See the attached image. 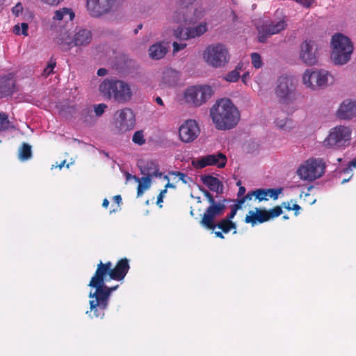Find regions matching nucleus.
Segmentation results:
<instances>
[{"label":"nucleus","mask_w":356,"mask_h":356,"mask_svg":"<svg viewBox=\"0 0 356 356\" xmlns=\"http://www.w3.org/2000/svg\"><path fill=\"white\" fill-rule=\"evenodd\" d=\"M210 116L218 130H229L237 125L240 113L233 102L227 98L218 100L210 109Z\"/></svg>","instance_id":"nucleus-1"},{"label":"nucleus","mask_w":356,"mask_h":356,"mask_svg":"<svg viewBox=\"0 0 356 356\" xmlns=\"http://www.w3.org/2000/svg\"><path fill=\"white\" fill-rule=\"evenodd\" d=\"M129 268V260L127 258L120 259L114 266L110 261L105 263L99 261L88 286L95 289L106 281H121L124 280Z\"/></svg>","instance_id":"nucleus-2"},{"label":"nucleus","mask_w":356,"mask_h":356,"mask_svg":"<svg viewBox=\"0 0 356 356\" xmlns=\"http://www.w3.org/2000/svg\"><path fill=\"white\" fill-rule=\"evenodd\" d=\"M101 94L106 99H113L118 103L124 104L132 97V92L128 83L123 81L104 80L99 88Z\"/></svg>","instance_id":"nucleus-3"},{"label":"nucleus","mask_w":356,"mask_h":356,"mask_svg":"<svg viewBox=\"0 0 356 356\" xmlns=\"http://www.w3.org/2000/svg\"><path fill=\"white\" fill-rule=\"evenodd\" d=\"M331 60L335 65H343L347 63L353 51V44L350 39L342 33H337L331 39Z\"/></svg>","instance_id":"nucleus-4"},{"label":"nucleus","mask_w":356,"mask_h":356,"mask_svg":"<svg viewBox=\"0 0 356 356\" xmlns=\"http://www.w3.org/2000/svg\"><path fill=\"white\" fill-rule=\"evenodd\" d=\"M275 94L280 104L284 105L293 104L298 97L294 79L289 76H280L276 81Z\"/></svg>","instance_id":"nucleus-5"},{"label":"nucleus","mask_w":356,"mask_h":356,"mask_svg":"<svg viewBox=\"0 0 356 356\" xmlns=\"http://www.w3.org/2000/svg\"><path fill=\"white\" fill-rule=\"evenodd\" d=\"M204 8L196 2L194 5L179 8L174 13L172 19L176 23L190 25L197 23L204 16Z\"/></svg>","instance_id":"nucleus-6"},{"label":"nucleus","mask_w":356,"mask_h":356,"mask_svg":"<svg viewBox=\"0 0 356 356\" xmlns=\"http://www.w3.org/2000/svg\"><path fill=\"white\" fill-rule=\"evenodd\" d=\"M204 8L196 2L194 5L179 8L174 13L172 19L176 23L190 25L197 23L204 16Z\"/></svg>","instance_id":"nucleus-7"},{"label":"nucleus","mask_w":356,"mask_h":356,"mask_svg":"<svg viewBox=\"0 0 356 356\" xmlns=\"http://www.w3.org/2000/svg\"><path fill=\"white\" fill-rule=\"evenodd\" d=\"M203 58L207 64L218 68L225 66L229 62V54L222 44H210L204 51Z\"/></svg>","instance_id":"nucleus-8"},{"label":"nucleus","mask_w":356,"mask_h":356,"mask_svg":"<svg viewBox=\"0 0 356 356\" xmlns=\"http://www.w3.org/2000/svg\"><path fill=\"white\" fill-rule=\"evenodd\" d=\"M325 164L322 159L310 158L297 170L298 175L304 180L314 181L325 172Z\"/></svg>","instance_id":"nucleus-9"},{"label":"nucleus","mask_w":356,"mask_h":356,"mask_svg":"<svg viewBox=\"0 0 356 356\" xmlns=\"http://www.w3.org/2000/svg\"><path fill=\"white\" fill-rule=\"evenodd\" d=\"M351 130L344 126H337L332 129L327 137L323 141L325 147L335 149L344 148L350 143Z\"/></svg>","instance_id":"nucleus-10"},{"label":"nucleus","mask_w":356,"mask_h":356,"mask_svg":"<svg viewBox=\"0 0 356 356\" xmlns=\"http://www.w3.org/2000/svg\"><path fill=\"white\" fill-rule=\"evenodd\" d=\"M213 94V89L209 86H194L185 90L184 99L186 102L198 107L206 103Z\"/></svg>","instance_id":"nucleus-11"},{"label":"nucleus","mask_w":356,"mask_h":356,"mask_svg":"<svg viewBox=\"0 0 356 356\" xmlns=\"http://www.w3.org/2000/svg\"><path fill=\"white\" fill-rule=\"evenodd\" d=\"M282 213L280 206H276L267 211L264 209L255 208V211H250L245 218V222L250 223L252 227L258 223H264L269 220L278 217Z\"/></svg>","instance_id":"nucleus-12"},{"label":"nucleus","mask_w":356,"mask_h":356,"mask_svg":"<svg viewBox=\"0 0 356 356\" xmlns=\"http://www.w3.org/2000/svg\"><path fill=\"white\" fill-rule=\"evenodd\" d=\"M225 201V200H223L222 202H216L215 200L213 203H209L210 205L205 210L200 220V224L203 227L212 230L216 227V223H215L214 220L216 217L220 216L224 213L226 209L224 204Z\"/></svg>","instance_id":"nucleus-13"},{"label":"nucleus","mask_w":356,"mask_h":356,"mask_svg":"<svg viewBox=\"0 0 356 356\" xmlns=\"http://www.w3.org/2000/svg\"><path fill=\"white\" fill-rule=\"evenodd\" d=\"M135 124L136 118L131 109L124 108L115 113L114 125L118 133L124 134L131 131Z\"/></svg>","instance_id":"nucleus-14"},{"label":"nucleus","mask_w":356,"mask_h":356,"mask_svg":"<svg viewBox=\"0 0 356 356\" xmlns=\"http://www.w3.org/2000/svg\"><path fill=\"white\" fill-rule=\"evenodd\" d=\"M286 27L287 22L285 17L277 21L266 22L258 29V40L259 42L265 43L269 36L280 33Z\"/></svg>","instance_id":"nucleus-15"},{"label":"nucleus","mask_w":356,"mask_h":356,"mask_svg":"<svg viewBox=\"0 0 356 356\" xmlns=\"http://www.w3.org/2000/svg\"><path fill=\"white\" fill-rule=\"evenodd\" d=\"M200 129L197 122L194 120L184 121L179 128L180 140L185 143L194 141L200 135Z\"/></svg>","instance_id":"nucleus-16"},{"label":"nucleus","mask_w":356,"mask_h":356,"mask_svg":"<svg viewBox=\"0 0 356 356\" xmlns=\"http://www.w3.org/2000/svg\"><path fill=\"white\" fill-rule=\"evenodd\" d=\"M317 50L314 40H306L300 45V58L306 65H314L318 62Z\"/></svg>","instance_id":"nucleus-17"},{"label":"nucleus","mask_w":356,"mask_h":356,"mask_svg":"<svg viewBox=\"0 0 356 356\" xmlns=\"http://www.w3.org/2000/svg\"><path fill=\"white\" fill-rule=\"evenodd\" d=\"M114 0H87L86 9L92 17H99L112 8Z\"/></svg>","instance_id":"nucleus-18"},{"label":"nucleus","mask_w":356,"mask_h":356,"mask_svg":"<svg viewBox=\"0 0 356 356\" xmlns=\"http://www.w3.org/2000/svg\"><path fill=\"white\" fill-rule=\"evenodd\" d=\"M207 31V24L202 22L195 27H189L185 31L179 27L174 31L175 37L181 40H186L202 35Z\"/></svg>","instance_id":"nucleus-19"},{"label":"nucleus","mask_w":356,"mask_h":356,"mask_svg":"<svg viewBox=\"0 0 356 356\" xmlns=\"http://www.w3.org/2000/svg\"><path fill=\"white\" fill-rule=\"evenodd\" d=\"M89 298H92L90 300V312H92V316L102 318L104 316V312L108 307V302L95 293L90 292Z\"/></svg>","instance_id":"nucleus-20"},{"label":"nucleus","mask_w":356,"mask_h":356,"mask_svg":"<svg viewBox=\"0 0 356 356\" xmlns=\"http://www.w3.org/2000/svg\"><path fill=\"white\" fill-rule=\"evenodd\" d=\"M17 91L14 74L0 75V99L12 95Z\"/></svg>","instance_id":"nucleus-21"},{"label":"nucleus","mask_w":356,"mask_h":356,"mask_svg":"<svg viewBox=\"0 0 356 356\" xmlns=\"http://www.w3.org/2000/svg\"><path fill=\"white\" fill-rule=\"evenodd\" d=\"M337 115L343 120L351 119L356 115V102L346 100L341 104Z\"/></svg>","instance_id":"nucleus-22"},{"label":"nucleus","mask_w":356,"mask_h":356,"mask_svg":"<svg viewBox=\"0 0 356 356\" xmlns=\"http://www.w3.org/2000/svg\"><path fill=\"white\" fill-rule=\"evenodd\" d=\"M179 72L172 68H166L163 70L161 81V85L165 88L175 86L179 79Z\"/></svg>","instance_id":"nucleus-23"},{"label":"nucleus","mask_w":356,"mask_h":356,"mask_svg":"<svg viewBox=\"0 0 356 356\" xmlns=\"http://www.w3.org/2000/svg\"><path fill=\"white\" fill-rule=\"evenodd\" d=\"M140 172L145 177H161L162 173L159 172L158 164L154 161H143L140 163Z\"/></svg>","instance_id":"nucleus-24"},{"label":"nucleus","mask_w":356,"mask_h":356,"mask_svg":"<svg viewBox=\"0 0 356 356\" xmlns=\"http://www.w3.org/2000/svg\"><path fill=\"white\" fill-rule=\"evenodd\" d=\"M201 180L210 191H214L219 195L223 193L222 183L217 177L212 175H204L201 177Z\"/></svg>","instance_id":"nucleus-25"},{"label":"nucleus","mask_w":356,"mask_h":356,"mask_svg":"<svg viewBox=\"0 0 356 356\" xmlns=\"http://www.w3.org/2000/svg\"><path fill=\"white\" fill-rule=\"evenodd\" d=\"M92 40V33L86 29H79L73 37L74 46H86Z\"/></svg>","instance_id":"nucleus-26"},{"label":"nucleus","mask_w":356,"mask_h":356,"mask_svg":"<svg viewBox=\"0 0 356 356\" xmlns=\"http://www.w3.org/2000/svg\"><path fill=\"white\" fill-rule=\"evenodd\" d=\"M318 75L316 71L307 70L302 76V81L307 88L313 90L318 88Z\"/></svg>","instance_id":"nucleus-27"},{"label":"nucleus","mask_w":356,"mask_h":356,"mask_svg":"<svg viewBox=\"0 0 356 356\" xmlns=\"http://www.w3.org/2000/svg\"><path fill=\"white\" fill-rule=\"evenodd\" d=\"M207 156L208 166L215 165L219 168H222L226 165L227 160L226 156L223 153L218 152L217 154L207 155Z\"/></svg>","instance_id":"nucleus-28"},{"label":"nucleus","mask_w":356,"mask_h":356,"mask_svg":"<svg viewBox=\"0 0 356 356\" xmlns=\"http://www.w3.org/2000/svg\"><path fill=\"white\" fill-rule=\"evenodd\" d=\"M167 48L161 43L152 44L149 48V55L152 59L159 60L165 56Z\"/></svg>","instance_id":"nucleus-29"},{"label":"nucleus","mask_w":356,"mask_h":356,"mask_svg":"<svg viewBox=\"0 0 356 356\" xmlns=\"http://www.w3.org/2000/svg\"><path fill=\"white\" fill-rule=\"evenodd\" d=\"M118 287V285H116L115 286L109 287L105 284V282L102 284H101L99 286L95 288V291L94 293H95L97 295L99 296L104 300L109 301V298L111 296V294L113 291L116 290Z\"/></svg>","instance_id":"nucleus-30"},{"label":"nucleus","mask_w":356,"mask_h":356,"mask_svg":"<svg viewBox=\"0 0 356 356\" xmlns=\"http://www.w3.org/2000/svg\"><path fill=\"white\" fill-rule=\"evenodd\" d=\"M133 178L138 182V185L137 187V195L138 196H140L145 190L149 188L151 185V179L152 178L149 177H143L141 179L137 177L136 176H133Z\"/></svg>","instance_id":"nucleus-31"},{"label":"nucleus","mask_w":356,"mask_h":356,"mask_svg":"<svg viewBox=\"0 0 356 356\" xmlns=\"http://www.w3.org/2000/svg\"><path fill=\"white\" fill-rule=\"evenodd\" d=\"M316 72H317V75H318L317 80H318V88L326 86L329 81V79H330L331 80L333 79V77L332 76V75L326 70H318Z\"/></svg>","instance_id":"nucleus-32"},{"label":"nucleus","mask_w":356,"mask_h":356,"mask_svg":"<svg viewBox=\"0 0 356 356\" xmlns=\"http://www.w3.org/2000/svg\"><path fill=\"white\" fill-rule=\"evenodd\" d=\"M58 42L65 51L69 50L74 45L73 38L71 39L67 33L60 35Z\"/></svg>","instance_id":"nucleus-33"},{"label":"nucleus","mask_w":356,"mask_h":356,"mask_svg":"<svg viewBox=\"0 0 356 356\" xmlns=\"http://www.w3.org/2000/svg\"><path fill=\"white\" fill-rule=\"evenodd\" d=\"M216 227L222 230L223 233H228L231 229H236V223L229 219H222L218 223L216 224Z\"/></svg>","instance_id":"nucleus-34"},{"label":"nucleus","mask_w":356,"mask_h":356,"mask_svg":"<svg viewBox=\"0 0 356 356\" xmlns=\"http://www.w3.org/2000/svg\"><path fill=\"white\" fill-rule=\"evenodd\" d=\"M67 15H69L70 20H72L74 17V13H73L72 9L67 8H63L58 10L55 12L53 19L54 20L60 21Z\"/></svg>","instance_id":"nucleus-35"},{"label":"nucleus","mask_w":356,"mask_h":356,"mask_svg":"<svg viewBox=\"0 0 356 356\" xmlns=\"http://www.w3.org/2000/svg\"><path fill=\"white\" fill-rule=\"evenodd\" d=\"M32 156L31 147L27 143H23L19 149V157L21 160L29 159Z\"/></svg>","instance_id":"nucleus-36"},{"label":"nucleus","mask_w":356,"mask_h":356,"mask_svg":"<svg viewBox=\"0 0 356 356\" xmlns=\"http://www.w3.org/2000/svg\"><path fill=\"white\" fill-rule=\"evenodd\" d=\"M242 66L238 65L236 68L229 72L225 77V79L228 82H236L240 77V71L241 70Z\"/></svg>","instance_id":"nucleus-37"},{"label":"nucleus","mask_w":356,"mask_h":356,"mask_svg":"<svg viewBox=\"0 0 356 356\" xmlns=\"http://www.w3.org/2000/svg\"><path fill=\"white\" fill-rule=\"evenodd\" d=\"M28 24L23 22L21 24H16L13 27V33L16 35H28Z\"/></svg>","instance_id":"nucleus-38"},{"label":"nucleus","mask_w":356,"mask_h":356,"mask_svg":"<svg viewBox=\"0 0 356 356\" xmlns=\"http://www.w3.org/2000/svg\"><path fill=\"white\" fill-rule=\"evenodd\" d=\"M10 127V122L8 115L5 113H0V131L8 130Z\"/></svg>","instance_id":"nucleus-39"},{"label":"nucleus","mask_w":356,"mask_h":356,"mask_svg":"<svg viewBox=\"0 0 356 356\" xmlns=\"http://www.w3.org/2000/svg\"><path fill=\"white\" fill-rule=\"evenodd\" d=\"M192 165L196 169H202L208 166L207 156H202L197 160L192 161Z\"/></svg>","instance_id":"nucleus-40"},{"label":"nucleus","mask_w":356,"mask_h":356,"mask_svg":"<svg viewBox=\"0 0 356 356\" xmlns=\"http://www.w3.org/2000/svg\"><path fill=\"white\" fill-rule=\"evenodd\" d=\"M250 56H251L252 65L257 69L261 68L263 65V62H262L261 57L260 54L258 53L254 52V53L251 54Z\"/></svg>","instance_id":"nucleus-41"},{"label":"nucleus","mask_w":356,"mask_h":356,"mask_svg":"<svg viewBox=\"0 0 356 356\" xmlns=\"http://www.w3.org/2000/svg\"><path fill=\"white\" fill-rule=\"evenodd\" d=\"M132 140L134 143L138 144L139 145H143L145 143L143 131H136L133 135Z\"/></svg>","instance_id":"nucleus-42"},{"label":"nucleus","mask_w":356,"mask_h":356,"mask_svg":"<svg viewBox=\"0 0 356 356\" xmlns=\"http://www.w3.org/2000/svg\"><path fill=\"white\" fill-rule=\"evenodd\" d=\"M254 197L259 201L268 200L267 196L268 195L267 189H257L254 191Z\"/></svg>","instance_id":"nucleus-43"},{"label":"nucleus","mask_w":356,"mask_h":356,"mask_svg":"<svg viewBox=\"0 0 356 356\" xmlns=\"http://www.w3.org/2000/svg\"><path fill=\"white\" fill-rule=\"evenodd\" d=\"M171 175L178 177L179 180L181 181L184 184H188L189 181H191V178L183 172H172Z\"/></svg>","instance_id":"nucleus-44"},{"label":"nucleus","mask_w":356,"mask_h":356,"mask_svg":"<svg viewBox=\"0 0 356 356\" xmlns=\"http://www.w3.org/2000/svg\"><path fill=\"white\" fill-rule=\"evenodd\" d=\"M283 207L288 211L294 210L296 216L298 214V211L301 209L298 204L294 203L291 205V202H284Z\"/></svg>","instance_id":"nucleus-45"},{"label":"nucleus","mask_w":356,"mask_h":356,"mask_svg":"<svg viewBox=\"0 0 356 356\" xmlns=\"http://www.w3.org/2000/svg\"><path fill=\"white\" fill-rule=\"evenodd\" d=\"M107 106L105 104H99L94 106V111L97 116H101L105 111Z\"/></svg>","instance_id":"nucleus-46"},{"label":"nucleus","mask_w":356,"mask_h":356,"mask_svg":"<svg viewBox=\"0 0 356 356\" xmlns=\"http://www.w3.org/2000/svg\"><path fill=\"white\" fill-rule=\"evenodd\" d=\"M200 191L203 193V195L206 197V198L207 199L208 202L209 203H213V201H215V199L213 196V195L209 191H207V189H205L204 188H200Z\"/></svg>","instance_id":"nucleus-47"},{"label":"nucleus","mask_w":356,"mask_h":356,"mask_svg":"<svg viewBox=\"0 0 356 356\" xmlns=\"http://www.w3.org/2000/svg\"><path fill=\"white\" fill-rule=\"evenodd\" d=\"M296 3H299L302 6L306 8H310L313 3L315 2V0H294Z\"/></svg>","instance_id":"nucleus-48"},{"label":"nucleus","mask_w":356,"mask_h":356,"mask_svg":"<svg viewBox=\"0 0 356 356\" xmlns=\"http://www.w3.org/2000/svg\"><path fill=\"white\" fill-rule=\"evenodd\" d=\"M268 194L270 197L273 198V200H276L278 197V195L280 193V190L275 189V188H270L267 189Z\"/></svg>","instance_id":"nucleus-49"},{"label":"nucleus","mask_w":356,"mask_h":356,"mask_svg":"<svg viewBox=\"0 0 356 356\" xmlns=\"http://www.w3.org/2000/svg\"><path fill=\"white\" fill-rule=\"evenodd\" d=\"M172 47H173V52L176 53L180 50L184 49L186 47V43H178L177 42H174L172 43Z\"/></svg>","instance_id":"nucleus-50"},{"label":"nucleus","mask_w":356,"mask_h":356,"mask_svg":"<svg viewBox=\"0 0 356 356\" xmlns=\"http://www.w3.org/2000/svg\"><path fill=\"white\" fill-rule=\"evenodd\" d=\"M22 10H23V7L22 6V4L20 3H17L13 8H12V12L13 13L16 15V16H18L20 13H22Z\"/></svg>","instance_id":"nucleus-51"},{"label":"nucleus","mask_w":356,"mask_h":356,"mask_svg":"<svg viewBox=\"0 0 356 356\" xmlns=\"http://www.w3.org/2000/svg\"><path fill=\"white\" fill-rule=\"evenodd\" d=\"M55 66H56L55 62L49 63L47 66V67L44 70L43 74L46 75V76L49 75L51 73L53 72V70L55 67Z\"/></svg>","instance_id":"nucleus-52"},{"label":"nucleus","mask_w":356,"mask_h":356,"mask_svg":"<svg viewBox=\"0 0 356 356\" xmlns=\"http://www.w3.org/2000/svg\"><path fill=\"white\" fill-rule=\"evenodd\" d=\"M286 122H287V119L286 118H284L282 120H279V119H276V120L275 121V123L276 124V126L280 128V129H284V127L286 126Z\"/></svg>","instance_id":"nucleus-53"},{"label":"nucleus","mask_w":356,"mask_h":356,"mask_svg":"<svg viewBox=\"0 0 356 356\" xmlns=\"http://www.w3.org/2000/svg\"><path fill=\"white\" fill-rule=\"evenodd\" d=\"M180 3L179 8L185 6H191L194 5L195 3V0H178Z\"/></svg>","instance_id":"nucleus-54"},{"label":"nucleus","mask_w":356,"mask_h":356,"mask_svg":"<svg viewBox=\"0 0 356 356\" xmlns=\"http://www.w3.org/2000/svg\"><path fill=\"white\" fill-rule=\"evenodd\" d=\"M166 193V189L162 190L160 193L159 194L157 197V202L156 204L159 206V207H162V205L160 204L161 202H163V198L164 196V194Z\"/></svg>","instance_id":"nucleus-55"},{"label":"nucleus","mask_w":356,"mask_h":356,"mask_svg":"<svg viewBox=\"0 0 356 356\" xmlns=\"http://www.w3.org/2000/svg\"><path fill=\"white\" fill-rule=\"evenodd\" d=\"M353 168H356V157L354 158L348 164V167L344 170V172L351 170Z\"/></svg>","instance_id":"nucleus-56"},{"label":"nucleus","mask_w":356,"mask_h":356,"mask_svg":"<svg viewBox=\"0 0 356 356\" xmlns=\"http://www.w3.org/2000/svg\"><path fill=\"white\" fill-rule=\"evenodd\" d=\"M236 211L235 210H234L232 207H231V211L230 213L225 218V219H229L230 220H232V218H234V216H236Z\"/></svg>","instance_id":"nucleus-57"},{"label":"nucleus","mask_w":356,"mask_h":356,"mask_svg":"<svg viewBox=\"0 0 356 356\" xmlns=\"http://www.w3.org/2000/svg\"><path fill=\"white\" fill-rule=\"evenodd\" d=\"M254 196V191L248 193L245 195H244V198L246 200H251L252 197Z\"/></svg>","instance_id":"nucleus-58"},{"label":"nucleus","mask_w":356,"mask_h":356,"mask_svg":"<svg viewBox=\"0 0 356 356\" xmlns=\"http://www.w3.org/2000/svg\"><path fill=\"white\" fill-rule=\"evenodd\" d=\"M245 193V188L243 186H240L238 191V197H243Z\"/></svg>","instance_id":"nucleus-59"},{"label":"nucleus","mask_w":356,"mask_h":356,"mask_svg":"<svg viewBox=\"0 0 356 356\" xmlns=\"http://www.w3.org/2000/svg\"><path fill=\"white\" fill-rule=\"evenodd\" d=\"M97 74L99 76H105L107 74V70L104 68H100L97 70Z\"/></svg>","instance_id":"nucleus-60"},{"label":"nucleus","mask_w":356,"mask_h":356,"mask_svg":"<svg viewBox=\"0 0 356 356\" xmlns=\"http://www.w3.org/2000/svg\"><path fill=\"white\" fill-rule=\"evenodd\" d=\"M113 200L115 202H116L118 205L122 202V197L120 195H117L113 197Z\"/></svg>","instance_id":"nucleus-61"},{"label":"nucleus","mask_w":356,"mask_h":356,"mask_svg":"<svg viewBox=\"0 0 356 356\" xmlns=\"http://www.w3.org/2000/svg\"><path fill=\"white\" fill-rule=\"evenodd\" d=\"M231 207L237 212V211L238 209H241L242 205H241L240 204L236 202L235 204L232 205Z\"/></svg>","instance_id":"nucleus-62"},{"label":"nucleus","mask_w":356,"mask_h":356,"mask_svg":"<svg viewBox=\"0 0 356 356\" xmlns=\"http://www.w3.org/2000/svg\"><path fill=\"white\" fill-rule=\"evenodd\" d=\"M215 235L216 237H218L220 238H222V239L225 238L222 232H219V231L215 232Z\"/></svg>","instance_id":"nucleus-63"},{"label":"nucleus","mask_w":356,"mask_h":356,"mask_svg":"<svg viewBox=\"0 0 356 356\" xmlns=\"http://www.w3.org/2000/svg\"><path fill=\"white\" fill-rule=\"evenodd\" d=\"M155 101H156V102L158 104H159V105H161V106H164L163 102L162 99H161L160 97H157L155 99Z\"/></svg>","instance_id":"nucleus-64"}]
</instances>
